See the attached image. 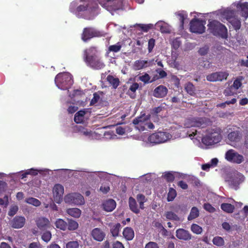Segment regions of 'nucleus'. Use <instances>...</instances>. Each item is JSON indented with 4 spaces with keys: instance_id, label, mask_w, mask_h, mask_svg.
<instances>
[{
    "instance_id": "nucleus-1",
    "label": "nucleus",
    "mask_w": 248,
    "mask_h": 248,
    "mask_svg": "<svg viewBox=\"0 0 248 248\" xmlns=\"http://www.w3.org/2000/svg\"><path fill=\"white\" fill-rule=\"evenodd\" d=\"M97 6V3L93 0H85L83 4L79 5L77 1H73L70 3L69 10L78 18L90 20Z\"/></svg>"
},
{
    "instance_id": "nucleus-2",
    "label": "nucleus",
    "mask_w": 248,
    "mask_h": 248,
    "mask_svg": "<svg viewBox=\"0 0 248 248\" xmlns=\"http://www.w3.org/2000/svg\"><path fill=\"white\" fill-rule=\"evenodd\" d=\"M97 49L95 46H91L83 51V58L87 65L96 70L103 69L105 64L97 55Z\"/></svg>"
},
{
    "instance_id": "nucleus-3",
    "label": "nucleus",
    "mask_w": 248,
    "mask_h": 248,
    "mask_svg": "<svg viewBox=\"0 0 248 248\" xmlns=\"http://www.w3.org/2000/svg\"><path fill=\"white\" fill-rule=\"evenodd\" d=\"M208 27V30L214 35L220 37L223 39H226L228 37L226 27L219 21L215 20L210 21Z\"/></svg>"
},
{
    "instance_id": "nucleus-4",
    "label": "nucleus",
    "mask_w": 248,
    "mask_h": 248,
    "mask_svg": "<svg viewBox=\"0 0 248 248\" xmlns=\"http://www.w3.org/2000/svg\"><path fill=\"white\" fill-rule=\"evenodd\" d=\"M221 129L217 127L208 129V134L202 139V143L206 145H212L219 142L221 139Z\"/></svg>"
},
{
    "instance_id": "nucleus-5",
    "label": "nucleus",
    "mask_w": 248,
    "mask_h": 248,
    "mask_svg": "<svg viewBox=\"0 0 248 248\" xmlns=\"http://www.w3.org/2000/svg\"><path fill=\"white\" fill-rule=\"evenodd\" d=\"M55 81L57 87L63 90L68 89L73 83L72 76L68 73L58 74L55 77Z\"/></svg>"
},
{
    "instance_id": "nucleus-6",
    "label": "nucleus",
    "mask_w": 248,
    "mask_h": 248,
    "mask_svg": "<svg viewBox=\"0 0 248 248\" xmlns=\"http://www.w3.org/2000/svg\"><path fill=\"white\" fill-rule=\"evenodd\" d=\"M104 36L103 33L93 27H89L84 28L81 34L82 40L86 42L92 38L99 37Z\"/></svg>"
},
{
    "instance_id": "nucleus-7",
    "label": "nucleus",
    "mask_w": 248,
    "mask_h": 248,
    "mask_svg": "<svg viewBox=\"0 0 248 248\" xmlns=\"http://www.w3.org/2000/svg\"><path fill=\"white\" fill-rule=\"evenodd\" d=\"M98 3L108 11H116L122 8V0H97Z\"/></svg>"
},
{
    "instance_id": "nucleus-8",
    "label": "nucleus",
    "mask_w": 248,
    "mask_h": 248,
    "mask_svg": "<svg viewBox=\"0 0 248 248\" xmlns=\"http://www.w3.org/2000/svg\"><path fill=\"white\" fill-rule=\"evenodd\" d=\"M206 21L198 18H193L190 22V31L202 34L205 31Z\"/></svg>"
},
{
    "instance_id": "nucleus-9",
    "label": "nucleus",
    "mask_w": 248,
    "mask_h": 248,
    "mask_svg": "<svg viewBox=\"0 0 248 248\" xmlns=\"http://www.w3.org/2000/svg\"><path fill=\"white\" fill-rule=\"evenodd\" d=\"M170 137V135L169 133L159 131L150 135L148 140L151 143L157 144L166 141Z\"/></svg>"
},
{
    "instance_id": "nucleus-10",
    "label": "nucleus",
    "mask_w": 248,
    "mask_h": 248,
    "mask_svg": "<svg viewBox=\"0 0 248 248\" xmlns=\"http://www.w3.org/2000/svg\"><path fill=\"white\" fill-rule=\"evenodd\" d=\"M66 203L75 205H82L84 203L83 196L79 193H73L66 195L64 198Z\"/></svg>"
},
{
    "instance_id": "nucleus-11",
    "label": "nucleus",
    "mask_w": 248,
    "mask_h": 248,
    "mask_svg": "<svg viewBox=\"0 0 248 248\" xmlns=\"http://www.w3.org/2000/svg\"><path fill=\"white\" fill-rule=\"evenodd\" d=\"M229 74L227 71L214 72L206 76V80L210 82L222 81L226 80Z\"/></svg>"
},
{
    "instance_id": "nucleus-12",
    "label": "nucleus",
    "mask_w": 248,
    "mask_h": 248,
    "mask_svg": "<svg viewBox=\"0 0 248 248\" xmlns=\"http://www.w3.org/2000/svg\"><path fill=\"white\" fill-rule=\"evenodd\" d=\"M225 158L229 162L240 164L244 161V157L233 150H229L225 154Z\"/></svg>"
},
{
    "instance_id": "nucleus-13",
    "label": "nucleus",
    "mask_w": 248,
    "mask_h": 248,
    "mask_svg": "<svg viewBox=\"0 0 248 248\" xmlns=\"http://www.w3.org/2000/svg\"><path fill=\"white\" fill-rule=\"evenodd\" d=\"M53 193L55 202L57 203H60L64 193L63 186L60 184H56L53 187Z\"/></svg>"
},
{
    "instance_id": "nucleus-14",
    "label": "nucleus",
    "mask_w": 248,
    "mask_h": 248,
    "mask_svg": "<svg viewBox=\"0 0 248 248\" xmlns=\"http://www.w3.org/2000/svg\"><path fill=\"white\" fill-rule=\"evenodd\" d=\"M168 89L163 85H159L156 87L153 91V96L156 98H163L168 93Z\"/></svg>"
},
{
    "instance_id": "nucleus-15",
    "label": "nucleus",
    "mask_w": 248,
    "mask_h": 248,
    "mask_svg": "<svg viewBox=\"0 0 248 248\" xmlns=\"http://www.w3.org/2000/svg\"><path fill=\"white\" fill-rule=\"evenodd\" d=\"M25 223V218L21 216H16L11 221L10 224L13 228L19 229L23 227Z\"/></svg>"
},
{
    "instance_id": "nucleus-16",
    "label": "nucleus",
    "mask_w": 248,
    "mask_h": 248,
    "mask_svg": "<svg viewBox=\"0 0 248 248\" xmlns=\"http://www.w3.org/2000/svg\"><path fill=\"white\" fill-rule=\"evenodd\" d=\"M245 179V177L242 175H238L232 178L229 181L230 186L235 190L239 188V185L242 183Z\"/></svg>"
},
{
    "instance_id": "nucleus-17",
    "label": "nucleus",
    "mask_w": 248,
    "mask_h": 248,
    "mask_svg": "<svg viewBox=\"0 0 248 248\" xmlns=\"http://www.w3.org/2000/svg\"><path fill=\"white\" fill-rule=\"evenodd\" d=\"M227 137L230 141L237 142L241 140L242 134L239 130L231 131L228 134Z\"/></svg>"
},
{
    "instance_id": "nucleus-18",
    "label": "nucleus",
    "mask_w": 248,
    "mask_h": 248,
    "mask_svg": "<svg viewBox=\"0 0 248 248\" xmlns=\"http://www.w3.org/2000/svg\"><path fill=\"white\" fill-rule=\"evenodd\" d=\"M176 237L180 239L185 241L189 240L191 239V235L188 231L184 229H179L176 231Z\"/></svg>"
},
{
    "instance_id": "nucleus-19",
    "label": "nucleus",
    "mask_w": 248,
    "mask_h": 248,
    "mask_svg": "<svg viewBox=\"0 0 248 248\" xmlns=\"http://www.w3.org/2000/svg\"><path fill=\"white\" fill-rule=\"evenodd\" d=\"M91 235L96 241L101 242L105 237V233L100 228H95L91 232Z\"/></svg>"
},
{
    "instance_id": "nucleus-20",
    "label": "nucleus",
    "mask_w": 248,
    "mask_h": 248,
    "mask_svg": "<svg viewBox=\"0 0 248 248\" xmlns=\"http://www.w3.org/2000/svg\"><path fill=\"white\" fill-rule=\"evenodd\" d=\"M152 61L137 60L134 62L133 67L135 70H139L152 65Z\"/></svg>"
},
{
    "instance_id": "nucleus-21",
    "label": "nucleus",
    "mask_w": 248,
    "mask_h": 248,
    "mask_svg": "<svg viewBox=\"0 0 248 248\" xmlns=\"http://www.w3.org/2000/svg\"><path fill=\"white\" fill-rule=\"evenodd\" d=\"M116 203L113 199H108L104 202L102 204L103 209L107 212H111L116 207Z\"/></svg>"
},
{
    "instance_id": "nucleus-22",
    "label": "nucleus",
    "mask_w": 248,
    "mask_h": 248,
    "mask_svg": "<svg viewBox=\"0 0 248 248\" xmlns=\"http://www.w3.org/2000/svg\"><path fill=\"white\" fill-rule=\"evenodd\" d=\"M206 119L204 118H193L191 120V127H205L206 125Z\"/></svg>"
},
{
    "instance_id": "nucleus-23",
    "label": "nucleus",
    "mask_w": 248,
    "mask_h": 248,
    "mask_svg": "<svg viewBox=\"0 0 248 248\" xmlns=\"http://www.w3.org/2000/svg\"><path fill=\"white\" fill-rule=\"evenodd\" d=\"M36 225L40 230H44L49 227L50 223L48 219L40 217L36 220Z\"/></svg>"
},
{
    "instance_id": "nucleus-24",
    "label": "nucleus",
    "mask_w": 248,
    "mask_h": 248,
    "mask_svg": "<svg viewBox=\"0 0 248 248\" xmlns=\"http://www.w3.org/2000/svg\"><path fill=\"white\" fill-rule=\"evenodd\" d=\"M123 235L127 241H131L134 238L135 233L132 228L127 227L124 229Z\"/></svg>"
},
{
    "instance_id": "nucleus-25",
    "label": "nucleus",
    "mask_w": 248,
    "mask_h": 248,
    "mask_svg": "<svg viewBox=\"0 0 248 248\" xmlns=\"http://www.w3.org/2000/svg\"><path fill=\"white\" fill-rule=\"evenodd\" d=\"M237 8L240 10L241 15L246 19L248 17V2H245L237 4Z\"/></svg>"
},
{
    "instance_id": "nucleus-26",
    "label": "nucleus",
    "mask_w": 248,
    "mask_h": 248,
    "mask_svg": "<svg viewBox=\"0 0 248 248\" xmlns=\"http://www.w3.org/2000/svg\"><path fill=\"white\" fill-rule=\"evenodd\" d=\"M86 112L83 110H80L76 112L74 116V121L77 124H81L83 123L84 121V116Z\"/></svg>"
},
{
    "instance_id": "nucleus-27",
    "label": "nucleus",
    "mask_w": 248,
    "mask_h": 248,
    "mask_svg": "<svg viewBox=\"0 0 248 248\" xmlns=\"http://www.w3.org/2000/svg\"><path fill=\"white\" fill-rule=\"evenodd\" d=\"M107 81L114 89H116L120 84V80L118 78H115L112 75H109L107 77Z\"/></svg>"
},
{
    "instance_id": "nucleus-28",
    "label": "nucleus",
    "mask_w": 248,
    "mask_h": 248,
    "mask_svg": "<svg viewBox=\"0 0 248 248\" xmlns=\"http://www.w3.org/2000/svg\"><path fill=\"white\" fill-rule=\"evenodd\" d=\"M150 119L149 115H146L144 113L140 116L135 118L133 120L134 124H145V123Z\"/></svg>"
},
{
    "instance_id": "nucleus-29",
    "label": "nucleus",
    "mask_w": 248,
    "mask_h": 248,
    "mask_svg": "<svg viewBox=\"0 0 248 248\" xmlns=\"http://www.w3.org/2000/svg\"><path fill=\"white\" fill-rule=\"evenodd\" d=\"M121 228V225L119 223L112 225L110 226V232L113 237H116L119 236Z\"/></svg>"
},
{
    "instance_id": "nucleus-30",
    "label": "nucleus",
    "mask_w": 248,
    "mask_h": 248,
    "mask_svg": "<svg viewBox=\"0 0 248 248\" xmlns=\"http://www.w3.org/2000/svg\"><path fill=\"white\" fill-rule=\"evenodd\" d=\"M66 213L75 218H78L81 215V211L78 208H72L67 209Z\"/></svg>"
},
{
    "instance_id": "nucleus-31",
    "label": "nucleus",
    "mask_w": 248,
    "mask_h": 248,
    "mask_svg": "<svg viewBox=\"0 0 248 248\" xmlns=\"http://www.w3.org/2000/svg\"><path fill=\"white\" fill-rule=\"evenodd\" d=\"M129 206L130 210L135 213L138 214L140 212L136 201L134 198L130 197L129 198Z\"/></svg>"
},
{
    "instance_id": "nucleus-32",
    "label": "nucleus",
    "mask_w": 248,
    "mask_h": 248,
    "mask_svg": "<svg viewBox=\"0 0 248 248\" xmlns=\"http://www.w3.org/2000/svg\"><path fill=\"white\" fill-rule=\"evenodd\" d=\"M56 227L61 230L65 231L67 228V223L62 219L59 218L55 222Z\"/></svg>"
},
{
    "instance_id": "nucleus-33",
    "label": "nucleus",
    "mask_w": 248,
    "mask_h": 248,
    "mask_svg": "<svg viewBox=\"0 0 248 248\" xmlns=\"http://www.w3.org/2000/svg\"><path fill=\"white\" fill-rule=\"evenodd\" d=\"M67 229H68L69 231H75L77 230L78 227V223L72 219H67Z\"/></svg>"
},
{
    "instance_id": "nucleus-34",
    "label": "nucleus",
    "mask_w": 248,
    "mask_h": 248,
    "mask_svg": "<svg viewBox=\"0 0 248 248\" xmlns=\"http://www.w3.org/2000/svg\"><path fill=\"white\" fill-rule=\"evenodd\" d=\"M221 209L228 213H232L234 210V205L228 203H223L221 204Z\"/></svg>"
},
{
    "instance_id": "nucleus-35",
    "label": "nucleus",
    "mask_w": 248,
    "mask_h": 248,
    "mask_svg": "<svg viewBox=\"0 0 248 248\" xmlns=\"http://www.w3.org/2000/svg\"><path fill=\"white\" fill-rule=\"evenodd\" d=\"M199 216V210L196 207H193L190 211V214L188 216L187 219L188 220H193Z\"/></svg>"
},
{
    "instance_id": "nucleus-36",
    "label": "nucleus",
    "mask_w": 248,
    "mask_h": 248,
    "mask_svg": "<svg viewBox=\"0 0 248 248\" xmlns=\"http://www.w3.org/2000/svg\"><path fill=\"white\" fill-rule=\"evenodd\" d=\"M166 218L171 220L180 221V217L172 211H167L165 213Z\"/></svg>"
},
{
    "instance_id": "nucleus-37",
    "label": "nucleus",
    "mask_w": 248,
    "mask_h": 248,
    "mask_svg": "<svg viewBox=\"0 0 248 248\" xmlns=\"http://www.w3.org/2000/svg\"><path fill=\"white\" fill-rule=\"evenodd\" d=\"M122 48V45L119 42L116 44L111 45L109 46L107 50V53H108L110 52H118L120 51Z\"/></svg>"
},
{
    "instance_id": "nucleus-38",
    "label": "nucleus",
    "mask_w": 248,
    "mask_h": 248,
    "mask_svg": "<svg viewBox=\"0 0 248 248\" xmlns=\"http://www.w3.org/2000/svg\"><path fill=\"white\" fill-rule=\"evenodd\" d=\"M185 89L187 93L191 95L195 93V87L191 82H188L185 85Z\"/></svg>"
},
{
    "instance_id": "nucleus-39",
    "label": "nucleus",
    "mask_w": 248,
    "mask_h": 248,
    "mask_svg": "<svg viewBox=\"0 0 248 248\" xmlns=\"http://www.w3.org/2000/svg\"><path fill=\"white\" fill-rule=\"evenodd\" d=\"M230 22L233 26L234 30L237 31L240 29L241 23V21L239 19L234 18H230Z\"/></svg>"
},
{
    "instance_id": "nucleus-40",
    "label": "nucleus",
    "mask_w": 248,
    "mask_h": 248,
    "mask_svg": "<svg viewBox=\"0 0 248 248\" xmlns=\"http://www.w3.org/2000/svg\"><path fill=\"white\" fill-rule=\"evenodd\" d=\"M213 244L218 247H221L224 245V240L220 236H216L213 239Z\"/></svg>"
},
{
    "instance_id": "nucleus-41",
    "label": "nucleus",
    "mask_w": 248,
    "mask_h": 248,
    "mask_svg": "<svg viewBox=\"0 0 248 248\" xmlns=\"http://www.w3.org/2000/svg\"><path fill=\"white\" fill-rule=\"evenodd\" d=\"M135 26L139 27L142 31L147 32L150 29L153 28V25L152 24H136Z\"/></svg>"
},
{
    "instance_id": "nucleus-42",
    "label": "nucleus",
    "mask_w": 248,
    "mask_h": 248,
    "mask_svg": "<svg viewBox=\"0 0 248 248\" xmlns=\"http://www.w3.org/2000/svg\"><path fill=\"white\" fill-rule=\"evenodd\" d=\"M177 195L176 190L173 188H170L168 193L167 200L168 202L172 201Z\"/></svg>"
},
{
    "instance_id": "nucleus-43",
    "label": "nucleus",
    "mask_w": 248,
    "mask_h": 248,
    "mask_svg": "<svg viewBox=\"0 0 248 248\" xmlns=\"http://www.w3.org/2000/svg\"><path fill=\"white\" fill-rule=\"evenodd\" d=\"M26 202L27 203L35 206H38L41 204V202L38 199L32 197L27 198Z\"/></svg>"
},
{
    "instance_id": "nucleus-44",
    "label": "nucleus",
    "mask_w": 248,
    "mask_h": 248,
    "mask_svg": "<svg viewBox=\"0 0 248 248\" xmlns=\"http://www.w3.org/2000/svg\"><path fill=\"white\" fill-rule=\"evenodd\" d=\"M191 230L193 233L199 234L202 232V229L199 225L196 224H193L191 226Z\"/></svg>"
},
{
    "instance_id": "nucleus-45",
    "label": "nucleus",
    "mask_w": 248,
    "mask_h": 248,
    "mask_svg": "<svg viewBox=\"0 0 248 248\" xmlns=\"http://www.w3.org/2000/svg\"><path fill=\"white\" fill-rule=\"evenodd\" d=\"M93 98L92 99L90 106H93L96 104L100 99V96L98 93H94L93 94Z\"/></svg>"
},
{
    "instance_id": "nucleus-46",
    "label": "nucleus",
    "mask_w": 248,
    "mask_h": 248,
    "mask_svg": "<svg viewBox=\"0 0 248 248\" xmlns=\"http://www.w3.org/2000/svg\"><path fill=\"white\" fill-rule=\"evenodd\" d=\"M79 243L78 241H71L66 245V248H79Z\"/></svg>"
},
{
    "instance_id": "nucleus-47",
    "label": "nucleus",
    "mask_w": 248,
    "mask_h": 248,
    "mask_svg": "<svg viewBox=\"0 0 248 248\" xmlns=\"http://www.w3.org/2000/svg\"><path fill=\"white\" fill-rule=\"evenodd\" d=\"M203 208L206 211L212 213H214L216 211V209L214 208L210 203H205L203 204Z\"/></svg>"
},
{
    "instance_id": "nucleus-48",
    "label": "nucleus",
    "mask_w": 248,
    "mask_h": 248,
    "mask_svg": "<svg viewBox=\"0 0 248 248\" xmlns=\"http://www.w3.org/2000/svg\"><path fill=\"white\" fill-rule=\"evenodd\" d=\"M51 238V233L49 231H46L42 235V239L46 242H49Z\"/></svg>"
},
{
    "instance_id": "nucleus-49",
    "label": "nucleus",
    "mask_w": 248,
    "mask_h": 248,
    "mask_svg": "<svg viewBox=\"0 0 248 248\" xmlns=\"http://www.w3.org/2000/svg\"><path fill=\"white\" fill-rule=\"evenodd\" d=\"M164 177L169 182H173L175 178L174 175L170 172H166L164 175Z\"/></svg>"
},
{
    "instance_id": "nucleus-50",
    "label": "nucleus",
    "mask_w": 248,
    "mask_h": 248,
    "mask_svg": "<svg viewBox=\"0 0 248 248\" xmlns=\"http://www.w3.org/2000/svg\"><path fill=\"white\" fill-rule=\"evenodd\" d=\"M139 79L145 83L152 82V81H150L151 79L150 76L147 73H145L144 75L140 76L139 77Z\"/></svg>"
},
{
    "instance_id": "nucleus-51",
    "label": "nucleus",
    "mask_w": 248,
    "mask_h": 248,
    "mask_svg": "<svg viewBox=\"0 0 248 248\" xmlns=\"http://www.w3.org/2000/svg\"><path fill=\"white\" fill-rule=\"evenodd\" d=\"M155 39L151 38L149 40L148 42V50L149 53H151L155 46Z\"/></svg>"
},
{
    "instance_id": "nucleus-52",
    "label": "nucleus",
    "mask_w": 248,
    "mask_h": 248,
    "mask_svg": "<svg viewBox=\"0 0 248 248\" xmlns=\"http://www.w3.org/2000/svg\"><path fill=\"white\" fill-rule=\"evenodd\" d=\"M18 210V208L16 205L13 206L10 208L8 214L9 216L13 217L17 213Z\"/></svg>"
},
{
    "instance_id": "nucleus-53",
    "label": "nucleus",
    "mask_w": 248,
    "mask_h": 248,
    "mask_svg": "<svg viewBox=\"0 0 248 248\" xmlns=\"http://www.w3.org/2000/svg\"><path fill=\"white\" fill-rule=\"evenodd\" d=\"M160 30L162 33H169L170 32V29L169 26L165 24H163L160 26Z\"/></svg>"
},
{
    "instance_id": "nucleus-54",
    "label": "nucleus",
    "mask_w": 248,
    "mask_h": 248,
    "mask_svg": "<svg viewBox=\"0 0 248 248\" xmlns=\"http://www.w3.org/2000/svg\"><path fill=\"white\" fill-rule=\"evenodd\" d=\"M145 248H159L158 244L155 242L150 241L147 243Z\"/></svg>"
},
{
    "instance_id": "nucleus-55",
    "label": "nucleus",
    "mask_w": 248,
    "mask_h": 248,
    "mask_svg": "<svg viewBox=\"0 0 248 248\" xmlns=\"http://www.w3.org/2000/svg\"><path fill=\"white\" fill-rule=\"evenodd\" d=\"M208 50L209 48L205 46L201 48L198 52L201 55L204 56L208 53Z\"/></svg>"
},
{
    "instance_id": "nucleus-56",
    "label": "nucleus",
    "mask_w": 248,
    "mask_h": 248,
    "mask_svg": "<svg viewBox=\"0 0 248 248\" xmlns=\"http://www.w3.org/2000/svg\"><path fill=\"white\" fill-rule=\"evenodd\" d=\"M242 85V83L240 81V80L238 79H235L233 83L232 86L234 87V89L237 90L241 87Z\"/></svg>"
},
{
    "instance_id": "nucleus-57",
    "label": "nucleus",
    "mask_w": 248,
    "mask_h": 248,
    "mask_svg": "<svg viewBox=\"0 0 248 248\" xmlns=\"http://www.w3.org/2000/svg\"><path fill=\"white\" fill-rule=\"evenodd\" d=\"M8 199L7 196H5L3 199L0 198V205H4L5 206L8 205Z\"/></svg>"
},
{
    "instance_id": "nucleus-58",
    "label": "nucleus",
    "mask_w": 248,
    "mask_h": 248,
    "mask_svg": "<svg viewBox=\"0 0 248 248\" xmlns=\"http://www.w3.org/2000/svg\"><path fill=\"white\" fill-rule=\"evenodd\" d=\"M112 248H124V247L122 243L119 241H116L113 243Z\"/></svg>"
},
{
    "instance_id": "nucleus-59",
    "label": "nucleus",
    "mask_w": 248,
    "mask_h": 248,
    "mask_svg": "<svg viewBox=\"0 0 248 248\" xmlns=\"http://www.w3.org/2000/svg\"><path fill=\"white\" fill-rule=\"evenodd\" d=\"M139 87V85L138 83H134L130 86L129 89V91H130L133 93H135L136 91V90L138 89Z\"/></svg>"
},
{
    "instance_id": "nucleus-60",
    "label": "nucleus",
    "mask_w": 248,
    "mask_h": 248,
    "mask_svg": "<svg viewBox=\"0 0 248 248\" xmlns=\"http://www.w3.org/2000/svg\"><path fill=\"white\" fill-rule=\"evenodd\" d=\"M110 190L109 186H102L100 187V190L104 194H107Z\"/></svg>"
},
{
    "instance_id": "nucleus-61",
    "label": "nucleus",
    "mask_w": 248,
    "mask_h": 248,
    "mask_svg": "<svg viewBox=\"0 0 248 248\" xmlns=\"http://www.w3.org/2000/svg\"><path fill=\"white\" fill-rule=\"evenodd\" d=\"M41 245L39 242H32L30 244L29 248H41Z\"/></svg>"
},
{
    "instance_id": "nucleus-62",
    "label": "nucleus",
    "mask_w": 248,
    "mask_h": 248,
    "mask_svg": "<svg viewBox=\"0 0 248 248\" xmlns=\"http://www.w3.org/2000/svg\"><path fill=\"white\" fill-rule=\"evenodd\" d=\"M156 71L158 73L160 78H164L167 76V73L163 70L158 69Z\"/></svg>"
},
{
    "instance_id": "nucleus-63",
    "label": "nucleus",
    "mask_w": 248,
    "mask_h": 248,
    "mask_svg": "<svg viewBox=\"0 0 248 248\" xmlns=\"http://www.w3.org/2000/svg\"><path fill=\"white\" fill-rule=\"evenodd\" d=\"M145 196L142 194H140L137 196V199L138 202H140L141 203H144V202H145Z\"/></svg>"
},
{
    "instance_id": "nucleus-64",
    "label": "nucleus",
    "mask_w": 248,
    "mask_h": 248,
    "mask_svg": "<svg viewBox=\"0 0 248 248\" xmlns=\"http://www.w3.org/2000/svg\"><path fill=\"white\" fill-rule=\"evenodd\" d=\"M178 186L183 189H186L188 188V185L184 181H180L178 183Z\"/></svg>"
}]
</instances>
